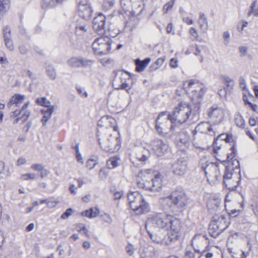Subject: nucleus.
I'll return each instance as SVG.
<instances>
[{"label":"nucleus","mask_w":258,"mask_h":258,"mask_svg":"<svg viewBox=\"0 0 258 258\" xmlns=\"http://www.w3.org/2000/svg\"><path fill=\"white\" fill-rule=\"evenodd\" d=\"M179 220L173 216L165 213H158L149 217L145 223L147 230L149 228H158L168 230Z\"/></svg>","instance_id":"1"},{"label":"nucleus","mask_w":258,"mask_h":258,"mask_svg":"<svg viewBox=\"0 0 258 258\" xmlns=\"http://www.w3.org/2000/svg\"><path fill=\"white\" fill-rule=\"evenodd\" d=\"M97 137L101 148L106 152L113 153L120 149L121 141L118 134L113 135L110 132H103L98 130Z\"/></svg>","instance_id":"2"},{"label":"nucleus","mask_w":258,"mask_h":258,"mask_svg":"<svg viewBox=\"0 0 258 258\" xmlns=\"http://www.w3.org/2000/svg\"><path fill=\"white\" fill-rule=\"evenodd\" d=\"M148 170L141 171L139 173V179L137 180V185L139 188L146 190L152 191H159L162 186L161 175L156 174L154 177H151Z\"/></svg>","instance_id":"3"},{"label":"nucleus","mask_w":258,"mask_h":258,"mask_svg":"<svg viewBox=\"0 0 258 258\" xmlns=\"http://www.w3.org/2000/svg\"><path fill=\"white\" fill-rule=\"evenodd\" d=\"M185 91L188 93L191 100L196 104L198 109L200 108L199 104L203 99L206 92L205 85L196 80H190L183 84Z\"/></svg>","instance_id":"4"},{"label":"nucleus","mask_w":258,"mask_h":258,"mask_svg":"<svg viewBox=\"0 0 258 258\" xmlns=\"http://www.w3.org/2000/svg\"><path fill=\"white\" fill-rule=\"evenodd\" d=\"M187 198L182 191H173L170 196L160 199V203L165 209L182 208L186 206Z\"/></svg>","instance_id":"5"},{"label":"nucleus","mask_w":258,"mask_h":258,"mask_svg":"<svg viewBox=\"0 0 258 258\" xmlns=\"http://www.w3.org/2000/svg\"><path fill=\"white\" fill-rule=\"evenodd\" d=\"M168 112L163 111L159 113L156 120L155 129L158 134L166 138H169L176 134L175 126L172 124L170 125Z\"/></svg>","instance_id":"6"},{"label":"nucleus","mask_w":258,"mask_h":258,"mask_svg":"<svg viewBox=\"0 0 258 258\" xmlns=\"http://www.w3.org/2000/svg\"><path fill=\"white\" fill-rule=\"evenodd\" d=\"M191 112V108L188 104L181 102L171 114L168 113V118L171 124H181L189 118Z\"/></svg>","instance_id":"7"},{"label":"nucleus","mask_w":258,"mask_h":258,"mask_svg":"<svg viewBox=\"0 0 258 258\" xmlns=\"http://www.w3.org/2000/svg\"><path fill=\"white\" fill-rule=\"evenodd\" d=\"M111 40L107 36H101L95 39L92 44L94 53L98 55H106L111 49Z\"/></svg>","instance_id":"8"},{"label":"nucleus","mask_w":258,"mask_h":258,"mask_svg":"<svg viewBox=\"0 0 258 258\" xmlns=\"http://www.w3.org/2000/svg\"><path fill=\"white\" fill-rule=\"evenodd\" d=\"M131 79L130 76L127 73H123L119 71L115 74L113 79L112 85L115 89L116 90H126L127 92L131 89V86H130L127 81Z\"/></svg>","instance_id":"9"},{"label":"nucleus","mask_w":258,"mask_h":258,"mask_svg":"<svg viewBox=\"0 0 258 258\" xmlns=\"http://www.w3.org/2000/svg\"><path fill=\"white\" fill-rule=\"evenodd\" d=\"M227 228L225 219L223 217H213V220L209 224V231L210 234L214 238L217 237Z\"/></svg>","instance_id":"10"},{"label":"nucleus","mask_w":258,"mask_h":258,"mask_svg":"<svg viewBox=\"0 0 258 258\" xmlns=\"http://www.w3.org/2000/svg\"><path fill=\"white\" fill-rule=\"evenodd\" d=\"M181 222L180 220L176 223L174 225H172L169 228L170 231L168 233V237L166 238V246H172L173 244H176L179 240L181 236Z\"/></svg>","instance_id":"11"},{"label":"nucleus","mask_w":258,"mask_h":258,"mask_svg":"<svg viewBox=\"0 0 258 258\" xmlns=\"http://www.w3.org/2000/svg\"><path fill=\"white\" fill-rule=\"evenodd\" d=\"M98 125L101 127H105L101 131L103 132H110L109 129H112L113 131H117V127L116 125V120L113 117L109 116H104L102 117L98 121Z\"/></svg>","instance_id":"12"},{"label":"nucleus","mask_w":258,"mask_h":258,"mask_svg":"<svg viewBox=\"0 0 258 258\" xmlns=\"http://www.w3.org/2000/svg\"><path fill=\"white\" fill-rule=\"evenodd\" d=\"M187 162L184 157H181L175 161L171 165L172 172L178 175H183L187 169Z\"/></svg>","instance_id":"13"},{"label":"nucleus","mask_w":258,"mask_h":258,"mask_svg":"<svg viewBox=\"0 0 258 258\" xmlns=\"http://www.w3.org/2000/svg\"><path fill=\"white\" fill-rule=\"evenodd\" d=\"M93 10L90 4L87 0H82L78 4V13L80 17L89 20L92 15Z\"/></svg>","instance_id":"14"},{"label":"nucleus","mask_w":258,"mask_h":258,"mask_svg":"<svg viewBox=\"0 0 258 258\" xmlns=\"http://www.w3.org/2000/svg\"><path fill=\"white\" fill-rule=\"evenodd\" d=\"M208 243L207 236L202 234L195 235L191 241L193 248L198 253L201 252V249L205 247Z\"/></svg>","instance_id":"15"},{"label":"nucleus","mask_w":258,"mask_h":258,"mask_svg":"<svg viewBox=\"0 0 258 258\" xmlns=\"http://www.w3.org/2000/svg\"><path fill=\"white\" fill-rule=\"evenodd\" d=\"M151 146L154 153L158 157L163 156L168 148V145L159 139L152 141Z\"/></svg>","instance_id":"16"},{"label":"nucleus","mask_w":258,"mask_h":258,"mask_svg":"<svg viewBox=\"0 0 258 258\" xmlns=\"http://www.w3.org/2000/svg\"><path fill=\"white\" fill-rule=\"evenodd\" d=\"M106 18L102 14H99L94 18L92 25L94 31L99 35H103L105 32Z\"/></svg>","instance_id":"17"},{"label":"nucleus","mask_w":258,"mask_h":258,"mask_svg":"<svg viewBox=\"0 0 258 258\" xmlns=\"http://www.w3.org/2000/svg\"><path fill=\"white\" fill-rule=\"evenodd\" d=\"M29 102L26 103L21 108L20 110H16L12 113L11 116L16 117L22 114L20 117H17L14 121V123H18L19 121H21L22 123L25 122L30 115V112L25 109L28 107Z\"/></svg>","instance_id":"18"},{"label":"nucleus","mask_w":258,"mask_h":258,"mask_svg":"<svg viewBox=\"0 0 258 258\" xmlns=\"http://www.w3.org/2000/svg\"><path fill=\"white\" fill-rule=\"evenodd\" d=\"M207 162L205 160H201L200 161V165L201 168L205 172L207 179L209 178H213V176H215L214 172L217 170V165L212 163L207 164Z\"/></svg>","instance_id":"19"},{"label":"nucleus","mask_w":258,"mask_h":258,"mask_svg":"<svg viewBox=\"0 0 258 258\" xmlns=\"http://www.w3.org/2000/svg\"><path fill=\"white\" fill-rule=\"evenodd\" d=\"M208 116L214 123H219L224 118V110L220 107H212L208 113Z\"/></svg>","instance_id":"20"},{"label":"nucleus","mask_w":258,"mask_h":258,"mask_svg":"<svg viewBox=\"0 0 258 258\" xmlns=\"http://www.w3.org/2000/svg\"><path fill=\"white\" fill-rule=\"evenodd\" d=\"M144 199L143 196L138 191H131L127 194L128 205L132 209Z\"/></svg>","instance_id":"21"},{"label":"nucleus","mask_w":258,"mask_h":258,"mask_svg":"<svg viewBox=\"0 0 258 258\" xmlns=\"http://www.w3.org/2000/svg\"><path fill=\"white\" fill-rule=\"evenodd\" d=\"M136 207H134L132 210L134 211L136 215L146 214L150 211L149 205L145 199L142 202L137 204Z\"/></svg>","instance_id":"22"},{"label":"nucleus","mask_w":258,"mask_h":258,"mask_svg":"<svg viewBox=\"0 0 258 258\" xmlns=\"http://www.w3.org/2000/svg\"><path fill=\"white\" fill-rule=\"evenodd\" d=\"M131 14L133 16L139 15L144 10V4L142 0H133Z\"/></svg>","instance_id":"23"},{"label":"nucleus","mask_w":258,"mask_h":258,"mask_svg":"<svg viewBox=\"0 0 258 258\" xmlns=\"http://www.w3.org/2000/svg\"><path fill=\"white\" fill-rule=\"evenodd\" d=\"M221 203V200L218 198L211 197L207 202V207L211 212L217 211Z\"/></svg>","instance_id":"24"},{"label":"nucleus","mask_w":258,"mask_h":258,"mask_svg":"<svg viewBox=\"0 0 258 258\" xmlns=\"http://www.w3.org/2000/svg\"><path fill=\"white\" fill-rule=\"evenodd\" d=\"M147 232L153 241L158 244L165 245L166 237L165 233L160 232L157 234H153L150 232L148 230H147Z\"/></svg>","instance_id":"25"},{"label":"nucleus","mask_w":258,"mask_h":258,"mask_svg":"<svg viewBox=\"0 0 258 258\" xmlns=\"http://www.w3.org/2000/svg\"><path fill=\"white\" fill-rule=\"evenodd\" d=\"M150 152L145 147H140L138 149L136 154V157L141 161H146L150 156Z\"/></svg>","instance_id":"26"},{"label":"nucleus","mask_w":258,"mask_h":258,"mask_svg":"<svg viewBox=\"0 0 258 258\" xmlns=\"http://www.w3.org/2000/svg\"><path fill=\"white\" fill-rule=\"evenodd\" d=\"M54 109V106L53 105L50 107L41 109V112L43 114V116L41 119L43 125L44 126L47 121L51 118Z\"/></svg>","instance_id":"27"},{"label":"nucleus","mask_w":258,"mask_h":258,"mask_svg":"<svg viewBox=\"0 0 258 258\" xmlns=\"http://www.w3.org/2000/svg\"><path fill=\"white\" fill-rule=\"evenodd\" d=\"M150 61L151 58L149 57L146 58L143 60H141L139 58L136 59V71L137 72H142L147 67Z\"/></svg>","instance_id":"28"},{"label":"nucleus","mask_w":258,"mask_h":258,"mask_svg":"<svg viewBox=\"0 0 258 258\" xmlns=\"http://www.w3.org/2000/svg\"><path fill=\"white\" fill-rule=\"evenodd\" d=\"M25 96L21 94H15L13 95L11 100L8 103V106L11 107L13 105L15 104L18 106L20 104L22 103L24 100Z\"/></svg>","instance_id":"29"},{"label":"nucleus","mask_w":258,"mask_h":258,"mask_svg":"<svg viewBox=\"0 0 258 258\" xmlns=\"http://www.w3.org/2000/svg\"><path fill=\"white\" fill-rule=\"evenodd\" d=\"M198 23L203 33H206L208 29V24L207 17L203 13H200Z\"/></svg>","instance_id":"30"},{"label":"nucleus","mask_w":258,"mask_h":258,"mask_svg":"<svg viewBox=\"0 0 258 258\" xmlns=\"http://www.w3.org/2000/svg\"><path fill=\"white\" fill-rule=\"evenodd\" d=\"M133 0H120V5L125 13L131 14Z\"/></svg>","instance_id":"31"},{"label":"nucleus","mask_w":258,"mask_h":258,"mask_svg":"<svg viewBox=\"0 0 258 258\" xmlns=\"http://www.w3.org/2000/svg\"><path fill=\"white\" fill-rule=\"evenodd\" d=\"M223 82L226 85V88H224L226 92L227 90L230 91L232 90L235 84L233 79L228 76L223 77Z\"/></svg>","instance_id":"32"},{"label":"nucleus","mask_w":258,"mask_h":258,"mask_svg":"<svg viewBox=\"0 0 258 258\" xmlns=\"http://www.w3.org/2000/svg\"><path fill=\"white\" fill-rule=\"evenodd\" d=\"M10 0H0V16H3L9 9Z\"/></svg>","instance_id":"33"},{"label":"nucleus","mask_w":258,"mask_h":258,"mask_svg":"<svg viewBox=\"0 0 258 258\" xmlns=\"http://www.w3.org/2000/svg\"><path fill=\"white\" fill-rule=\"evenodd\" d=\"M119 160L116 156L111 157L107 162V166L109 169L114 168L118 166Z\"/></svg>","instance_id":"34"},{"label":"nucleus","mask_w":258,"mask_h":258,"mask_svg":"<svg viewBox=\"0 0 258 258\" xmlns=\"http://www.w3.org/2000/svg\"><path fill=\"white\" fill-rule=\"evenodd\" d=\"M80 57H72L68 60V64L71 68H80Z\"/></svg>","instance_id":"35"},{"label":"nucleus","mask_w":258,"mask_h":258,"mask_svg":"<svg viewBox=\"0 0 258 258\" xmlns=\"http://www.w3.org/2000/svg\"><path fill=\"white\" fill-rule=\"evenodd\" d=\"M46 71L49 77L52 80H55L56 74L53 66L49 64L46 67Z\"/></svg>","instance_id":"36"},{"label":"nucleus","mask_w":258,"mask_h":258,"mask_svg":"<svg viewBox=\"0 0 258 258\" xmlns=\"http://www.w3.org/2000/svg\"><path fill=\"white\" fill-rule=\"evenodd\" d=\"M36 103L40 106L46 107H50V102L46 97L38 98L36 100Z\"/></svg>","instance_id":"37"},{"label":"nucleus","mask_w":258,"mask_h":258,"mask_svg":"<svg viewBox=\"0 0 258 258\" xmlns=\"http://www.w3.org/2000/svg\"><path fill=\"white\" fill-rule=\"evenodd\" d=\"M234 120L237 126L241 128H243L244 127L245 121L240 114L238 113L235 115Z\"/></svg>","instance_id":"38"},{"label":"nucleus","mask_w":258,"mask_h":258,"mask_svg":"<svg viewBox=\"0 0 258 258\" xmlns=\"http://www.w3.org/2000/svg\"><path fill=\"white\" fill-rule=\"evenodd\" d=\"M256 4L257 1L255 0L252 2L250 7V10L247 13V16L248 17H250L253 14L254 16L258 17V9L256 10L255 9Z\"/></svg>","instance_id":"39"},{"label":"nucleus","mask_w":258,"mask_h":258,"mask_svg":"<svg viewBox=\"0 0 258 258\" xmlns=\"http://www.w3.org/2000/svg\"><path fill=\"white\" fill-rule=\"evenodd\" d=\"M41 6L43 9H47L54 7L55 6L53 0H42Z\"/></svg>","instance_id":"40"},{"label":"nucleus","mask_w":258,"mask_h":258,"mask_svg":"<svg viewBox=\"0 0 258 258\" xmlns=\"http://www.w3.org/2000/svg\"><path fill=\"white\" fill-rule=\"evenodd\" d=\"M80 68H87L91 66L93 61L86 58L80 57Z\"/></svg>","instance_id":"41"},{"label":"nucleus","mask_w":258,"mask_h":258,"mask_svg":"<svg viewBox=\"0 0 258 258\" xmlns=\"http://www.w3.org/2000/svg\"><path fill=\"white\" fill-rule=\"evenodd\" d=\"M5 44L7 47L8 49L10 51H13L14 49V47L13 45V42L11 38V37H8L7 35L5 36V38H4Z\"/></svg>","instance_id":"42"},{"label":"nucleus","mask_w":258,"mask_h":258,"mask_svg":"<svg viewBox=\"0 0 258 258\" xmlns=\"http://www.w3.org/2000/svg\"><path fill=\"white\" fill-rule=\"evenodd\" d=\"M87 31L85 25H77L76 26V33L77 35H82Z\"/></svg>","instance_id":"43"},{"label":"nucleus","mask_w":258,"mask_h":258,"mask_svg":"<svg viewBox=\"0 0 258 258\" xmlns=\"http://www.w3.org/2000/svg\"><path fill=\"white\" fill-rule=\"evenodd\" d=\"M174 4V0H171L170 2L167 3L163 8V12L164 14L168 13V11L172 9Z\"/></svg>","instance_id":"44"},{"label":"nucleus","mask_w":258,"mask_h":258,"mask_svg":"<svg viewBox=\"0 0 258 258\" xmlns=\"http://www.w3.org/2000/svg\"><path fill=\"white\" fill-rule=\"evenodd\" d=\"M115 0H104L103 6L106 10L112 8L114 6Z\"/></svg>","instance_id":"45"},{"label":"nucleus","mask_w":258,"mask_h":258,"mask_svg":"<svg viewBox=\"0 0 258 258\" xmlns=\"http://www.w3.org/2000/svg\"><path fill=\"white\" fill-rule=\"evenodd\" d=\"M232 174L231 172L229 171L227 168H226L225 170V172L223 176V182L225 184L226 186H228V184L226 182V180H229L232 177Z\"/></svg>","instance_id":"46"},{"label":"nucleus","mask_w":258,"mask_h":258,"mask_svg":"<svg viewBox=\"0 0 258 258\" xmlns=\"http://www.w3.org/2000/svg\"><path fill=\"white\" fill-rule=\"evenodd\" d=\"M199 253L201 254V256H205L206 258H212L213 256V253L207 249L201 251Z\"/></svg>","instance_id":"47"},{"label":"nucleus","mask_w":258,"mask_h":258,"mask_svg":"<svg viewBox=\"0 0 258 258\" xmlns=\"http://www.w3.org/2000/svg\"><path fill=\"white\" fill-rule=\"evenodd\" d=\"M97 162L93 159H89L86 162V166L89 169H92L97 164Z\"/></svg>","instance_id":"48"},{"label":"nucleus","mask_w":258,"mask_h":258,"mask_svg":"<svg viewBox=\"0 0 258 258\" xmlns=\"http://www.w3.org/2000/svg\"><path fill=\"white\" fill-rule=\"evenodd\" d=\"M76 89L81 96L87 98L88 96V93L85 91V89L81 86H77Z\"/></svg>","instance_id":"49"},{"label":"nucleus","mask_w":258,"mask_h":258,"mask_svg":"<svg viewBox=\"0 0 258 258\" xmlns=\"http://www.w3.org/2000/svg\"><path fill=\"white\" fill-rule=\"evenodd\" d=\"M101 217L105 222L107 223L108 224H111L113 221L112 218L108 214L105 213L104 214H102L101 215Z\"/></svg>","instance_id":"50"},{"label":"nucleus","mask_w":258,"mask_h":258,"mask_svg":"<svg viewBox=\"0 0 258 258\" xmlns=\"http://www.w3.org/2000/svg\"><path fill=\"white\" fill-rule=\"evenodd\" d=\"M189 33L192 37V39L193 40H197L199 37V35L197 31L196 30L195 28L191 27L189 29Z\"/></svg>","instance_id":"51"},{"label":"nucleus","mask_w":258,"mask_h":258,"mask_svg":"<svg viewBox=\"0 0 258 258\" xmlns=\"http://www.w3.org/2000/svg\"><path fill=\"white\" fill-rule=\"evenodd\" d=\"M89 210L90 211L89 218H95L97 217L99 213V209L97 208H95V209L90 208Z\"/></svg>","instance_id":"52"},{"label":"nucleus","mask_w":258,"mask_h":258,"mask_svg":"<svg viewBox=\"0 0 258 258\" xmlns=\"http://www.w3.org/2000/svg\"><path fill=\"white\" fill-rule=\"evenodd\" d=\"M223 37L224 38V43L226 46H228L229 43L230 33L228 31H225L223 33Z\"/></svg>","instance_id":"53"},{"label":"nucleus","mask_w":258,"mask_h":258,"mask_svg":"<svg viewBox=\"0 0 258 258\" xmlns=\"http://www.w3.org/2000/svg\"><path fill=\"white\" fill-rule=\"evenodd\" d=\"M72 211L73 210L71 208L68 209L66 212L61 215V218L62 219H66L68 218L72 215Z\"/></svg>","instance_id":"54"},{"label":"nucleus","mask_w":258,"mask_h":258,"mask_svg":"<svg viewBox=\"0 0 258 258\" xmlns=\"http://www.w3.org/2000/svg\"><path fill=\"white\" fill-rule=\"evenodd\" d=\"M238 49L241 57L246 56L248 50V48L247 47L241 46L239 47Z\"/></svg>","instance_id":"55"},{"label":"nucleus","mask_w":258,"mask_h":258,"mask_svg":"<svg viewBox=\"0 0 258 258\" xmlns=\"http://www.w3.org/2000/svg\"><path fill=\"white\" fill-rule=\"evenodd\" d=\"M231 153L227 154V159L230 161L232 160L235 155L236 150L234 146H232L230 148Z\"/></svg>","instance_id":"56"},{"label":"nucleus","mask_w":258,"mask_h":258,"mask_svg":"<svg viewBox=\"0 0 258 258\" xmlns=\"http://www.w3.org/2000/svg\"><path fill=\"white\" fill-rule=\"evenodd\" d=\"M126 252L130 255H132L134 253V246L131 244H128L125 248Z\"/></svg>","instance_id":"57"},{"label":"nucleus","mask_w":258,"mask_h":258,"mask_svg":"<svg viewBox=\"0 0 258 258\" xmlns=\"http://www.w3.org/2000/svg\"><path fill=\"white\" fill-rule=\"evenodd\" d=\"M31 168L36 171H41L43 168V166L41 164H34L31 166Z\"/></svg>","instance_id":"58"},{"label":"nucleus","mask_w":258,"mask_h":258,"mask_svg":"<svg viewBox=\"0 0 258 258\" xmlns=\"http://www.w3.org/2000/svg\"><path fill=\"white\" fill-rule=\"evenodd\" d=\"M78 228H79L78 230L79 232L83 231L86 235L88 236V231L84 224H80Z\"/></svg>","instance_id":"59"},{"label":"nucleus","mask_w":258,"mask_h":258,"mask_svg":"<svg viewBox=\"0 0 258 258\" xmlns=\"http://www.w3.org/2000/svg\"><path fill=\"white\" fill-rule=\"evenodd\" d=\"M27 76L31 79L32 81L37 79V76L35 74L32 73L31 71L27 70L26 71Z\"/></svg>","instance_id":"60"},{"label":"nucleus","mask_w":258,"mask_h":258,"mask_svg":"<svg viewBox=\"0 0 258 258\" xmlns=\"http://www.w3.org/2000/svg\"><path fill=\"white\" fill-rule=\"evenodd\" d=\"M35 176L34 173H27L23 175V178L26 180L33 179L35 178Z\"/></svg>","instance_id":"61"},{"label":"nucleus","mask_w":258,"mask_h":258,"mask_svg":"<svg viewBox=\"0 0 258 258\" xmlns=\"http://www.w3.org/2000/svg\"><path fill=\"white\" fill-rule=\"evenodd\" d=\"M239 81L240 87L242 89L244 90L246 88V82L245 79L244 78L241 77L239 78Z\"/></svg>","instance_id":"62"},{"label":"nucleus","mask_w":258,"mask_h":258,"mask_svg":"<svg viewBox=\"0 0 258 258\" xmlns=\"http://www.w3.org/2000/svg\"><path fill=\"white\" fill-rule=\"evenodd\" d=\"M178 61L177 59L172 58L170 59V66L172 68H176L178 67Z\"/></svg>","instance_id":"63"},{"label":"nucleus","mask_w":258,"mask_h":258,"mask_svg":"<svg viewBox=\"0 0 258 258\" xmlns=\"http://www.w3.org/2000/svg\"><path fill=\"white\" fill-rule=\"evenodd\" d=\"M4 37L5 38V36L7 35L8 37H11V30L8 26H6L3 29Z\"/></svg>","instance_id":"64"}]
</instances>
